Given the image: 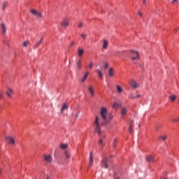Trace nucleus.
<instances>
[{
  "instance_id": "obj_1",
  "label": "nucleus",
  "mask_w": 179,
  "mask_h": 179,
  "mask_svg": "<svg viewBox=\"0 0 179 179\" xmlns=\"http://www.w3.org/2000/svg\"><path fill=\"white\" fill-rule=\"evenodd\" d=\"M94 124L96 125L95 132H96L98 135H100L101 134V129H100V123H99V117L97 116L96 117Z\"/></svg>"
},
{
  "instance_id": "obj_2",
  "label": "nucleus",
  "mask_w": 179,
  "mask_h": 179,
  "mask_svg": "<svg viewBox=\"0 0 179 179\" xmlns=\"http://www.w3.org/2000/svg\"><path fill=\"white\" fill-rule=\"evenodd\" d=\"M131 52V59L132 61H138L139 60V53L137 51L135 50H130Z\"/></svg>"
},
{
  "instance_id": "obj_3",
  "label": "nucleus",
  "mask_w": 179,
  "mask_h": 179,
  "mask_svg": "<svg viewBox=\"0 0 179 179\" xmlns=\"http://www.w3.org/2000/svg\"><path fill=\"white\" fill-rule=\"evenodd\" d=\"M100 114L103 121H107V108H101Z\"/></svg>"
},
{
  "instance_id": "obj_4",
  "label": "nucleus",
  "mask_w": 179,
  "mask_h": 179,
  "mask_svg": "<svg viewBox=\"0 0 179 179\" xmlns=\"http://www.w3.org/2000/svg\"><path fill=\"white\" fill-rule=\"evenodd\" d=\"M31 13H32V15H35V16H36V17H42L43 14H41V13H38L37 12V10H36L35 9H32L31 10Z\"/></svg>"
},
{
  "instance_id": "obj_5",
  "label": "nucleus",
  "mask_w": 179,
  "mask_h": 179,
  "mask_svg": "<svg viewBox=\"0 0 179 179\" xmlns=\"http://www.w3.org/2000/svg\"><path fill=\"white\" fill-rule=\"evenodd\" d=\"M130 85L132 89H137V87H139V84H138L135 80H131Z\"/></svg>"
},
{
  "instance_id": "obj_6",
  "label": "nucleus",
  "mask_w": 179,
  "mask_h": 179,
  "mask_svg": "<svg viewBox=\"0 0 179 179\" xmlns=\"http://www.w3.org/2000/svg\"><path fill=\"white\" fill-rule=\"evenodd\" d=\"M6 140L9 143V145H15V140L11 136H6Z\"/></svg>"
},
{
  "instance_id": "obj_7",
  "label": "nucleus",
  "mask_w": 179,
  "mask_h": 179,
  "mask_svg": "<svg viewBox=\"0 0 179 179\" xmlns=\"http://www.w3.org/2000/svg\"><path fill=\"white\" fill-rule=\"evenodd\" d=\"M146 160L147 162H149V163H155V162H156V159H155V157H153L152 155H148L146 157Z\"/></svg>"
},
{
  "instance_id": "obj_8",
  "label": "nucleus",
  "mask_w": 179,
  "mask_h": 179,
  "mask_svg": "<svg viewBox=\"0 0 179 179\" xmlns=\"http://www.w3.org/2000/svg\"><path fill=\"white\" fill-rule=\"evenodd\" d=\"M107 162H108V160H107L106 158H103L101 160V166L104 167V169H108V166L107 165Z\"/></svg>"
},
{
  "instance_id": "obj_9",
  "label": "nucleus",
  "mask_w": 179,
  "mask_h": 179,
  "mask_svg": "<svg viewBox=\"0 0 179 179\" xmlns=\"http://www.w3.org/2000/svg\"><path fill=\"white\" fill-rule=\"evenodd\" d=\"M6 94H7L8 97L10 99H12V94H13V90L10 88H8V90L6 92Z\"/></svg>"
},
{
  "instance_id": "obj_10",
  "label": "nucleus",
  "mask_w": 179,
  "mask_h": 179,
  "mask_svg": "<svg viewBox=\"0 0 179 179\" xmlns=\"http://www.w3.org/2000/svg\"><path fill=\"white\" fill-rule=\"evenodd\" d=\"M62 27H68V26H69V22L68 21V20L64 19L62 21Z\"/></svg>"
},
{
  "instance_id": "obj_11",
  "label": "nucleus",
  "mask_w": 179,
  "mask_h": 179,
  "mask_svg": "<svg viewBox=\"0 0 179 179\" xmlns=\"http://www.w3.org/2000/svg\"><path fill=\"white\" fill-rule=\"evenodd\" d=\"M1 29L2 30V34L5 36V34H6V26L5 25V24H1Z\"/></svg>"
},
{
  "instance_id": "obj_12",
  "label": "nucleus",
  "mask_w": 179,
  "mask_h": 179,
  "mask_svg": "<svg viewBox=\"0 0 179 179\" xmlns=\"http://www.w3.org/2000/svg\"><path fill=\"white\" fill-rule=\"evenodd\" d=\"M93 166V152H91L90 154V164L89 166L92 167Z\"/></svg>"
},
{
  "instance_id": "obj_13",
  "label": "nucleus",
  "mask_w": 179,
  "mask_h": 179,
  "mask_svg": "<svg viewBox=\"0 0 179 179\" xmlns=\"http://www.w3.org/2000/svg\"><path fill=\"white\" fill-rule=\"evenodd\" d=\"M45 160L47 163H51L52 162V159L51 158V155H45Z\"/></svg>"
},
{
  "instance_id": "obj_14",
  "label": "nucleus",
  "mask_w": 179,
  "mask_h": 179,
  "mask_svg": "<svg viewBox=\"0 0 179 179\" xmlns=\"http://www.w3.org/2000/svg\"><path fill=\"white\" fill-rule=\"evenodd\" d=\"M128 111V110L127 109V108H122V110H121V116L124 117L127 115V112Z\"/></svg>"
},
{
  "instance_id": "obj_15",
  "label": "nucleus",
  "mask_w": 179,
  "mask_h": 179,
  "mask_svg": "<svg viewBox=\"0 0 179 179\" xmlns=\"http://www.w3.org/2000/svg\"><path fill=\"white\" fill-rule=\"evenodd\" d=\"M78 57H82L85 54V50L82 48H78Z\"/></svg>"
},
{
  "instance_id": "obj_16",
  "label": "nucleus",
  "mask_w": 179,
  "mask_h": 179,
  "mask_svg": "<svg viewBox=\"0 0 179 179\" xmlns=\"http://www.w3.org/2000/svg\"><path fill=\"white\" fill-rule=\"evenodd\" d=\"M88 90L90 93H91V96L93 97V96H94V90L93 89V86L90 85L88 87Z\"/></svg>"
},
{
  "instance_id": "obj_17",
  "label": "nucleus",
  "mask_w": 179,
  "mask_h": 179,
  "mask_svg": "<svg viewBox=\"0 0 179 179\" xmlns=\"http://www.w3.org/2000/svg\"><path fill=\"white\" fill-rule=\"evenodd\" d=\"M108 76L110 78H113V76H114V69L113 68H110L108 70Z\"/></svg>"
},
{
  "instance_id": "obj_18",
  "label": "nucleus",
  "mask_w": 179,
  "mask_h": 179,
  "mask_svg": "<svg viewBox=\"0 0 179 179\" xmlns=\"http://www.w3.org/2000/svg\"><path fill=\"white\" fill-rule=\"evenodd\" d=\"M96 72L98 73V78H99V79H101L103 76H104V74H103V72H101L100 69H97Z\"/></svg>"
},
{
  "instance_id": "obj_19",
  "label": "nucleus",
  "mask_w": 179,
  "mask_h": 179,
  "mask_svg": "<svg viewBox=\"0 0 179 179\" xmlns=\"http://www.w3.org/2000/svg\"><path fill=\"white\" fill-rule=\"evenodd\" d=\"M108 47V41H107L106 40L103 41V50H107Z\"/></svg>"
},
{
  "instance_id": "obj_20",
  "label": "nucleus",
  "mask_w": 179,
  "mask_h": 179,
  "mask_svg": "<svg viewBox=\"0 0 179 179\" xmlns=\"http://www.w3.org/2000/svg\"><path fill=\"white\" fill-rule=\"evenodd\" d=\"M132 125H134V120H131L130 124H129V134H132Z\"/></svg>"
},
{
  "instance_id": "obj_21",
  "label": "nucleus",
  "mask_w": 179,
  "mask_h": 179,
  "mask_svg": "<svg viewBox=\"0 0 179 179\" xmlns=\"http://www.w3.org/2000/svg\"><path fill=\"white\" fill-rule=\"evenodd\" d=\"M87 76H89V71H87V72L85 73V75H84L83 79L81 80V82H83V83L85 82V80H86V79H87Z\"/></svg>"
},
{
  "instance_id": "obj_22",
  "label": "nucleus",
  "mask_w": 179,
  "mask_h": 179,
  "mask_svg": "<svg viewBox=\"0 0 179 179\" xmlns=\"http://www.w3.org/2000/svg\"><path fill=\"white\" fill-rule=\"evenodd\" d=\"M169 99L173 103V101H176V99H177V96L176 95L169 96Z\"/></svg>"
},
{
  "instance_id": "obj_23",
  "label": "nucleus",
  "mask_w": 179,
  "mask_h": 179,
  "mask_svg": "<svg viewBox=\"0 0 179 179\" xmlns=\"http://www.w3.org/2000/svg\"><path fill=\"white\" fill-rule=\"evenodd\" d=\"M6 6H8L7 2H3L1 3V9L2 10H5L6 9Z\"/></svg>"
},
{
  "instance_id": "obj_24",
  "label": "nucleus",
  "mask_w": 179,
  "mask_h": 179,
  "mask_svg": "<svg viewBox=\"0 0 179 179\" xmlns=\"http://www.w3.org/2000/svg\"><path fill=\"white\" fill-rule=\"evenodd\" d=\"M78 69H80L82 68V61L78 60L76 64Z\"/></svg>"
},
{
  "instance_id": "obj_25",
  "label": "nucleus",
  "mask_w": 179,
  "mask_h": 179,
  "mask_svg": "<svg viewBox=\"0 0 179 179\" xmlns=\"http://www.w3.org/2000/svg\"><path fill=\"white\" fill-rule=\"evenodd\" d=\"M65 110H68V105L66 103H64L62 108V113H64Z\"/></svg>"
},
{
  "instance_id": "obj_26",
  "label": "nucleus",
  "mask_w": 179,
  "mask_h": 179,
  "mask_svg": "<svg viewBox=\"0 0 179 179\" xmlns=\"http://www.w3.org/2000/svg\"><path fill=\"white\" fill-rule=\"evenodd\" d=\"M43 41L44 37L43 36L42 38H41L40 41L36 43V47H39V45L41 44V43H43Z\"/></svg>"
},
{
  "instance_id": "obj_27",
  "label": "nucleus",
  "mask_w": 179,
  "mask_h": 179,
  "mask_svg": "<svg viewBox=\"0 0 179 179\" xmlns=\"http://www.w3.org/2000/svg\"><path fill=\"white\" fill-rule=\"evenodd\" d=\"M71 157V154H69L66 150L65 151V159L66 160H68Z\"/></svg>"
},
{
  "instance_id": "obj_28",
  "label": "nucleus",
  "mask_w": 179,
  "mask_h": 179,
  "mask_svg": "<svg viewBox=\"0 0 179 179\" xmlns=\"http://www.w3.org/2000/svg\"><path fill=\"white\" fill-rule=\"evenodd\" d=\"M116 88H117L118 93H122V88H121V86L117 85Z\"/></svg>"
},
{
  "instance_id": "obj_29",
  "label": "nucleus",
  "mask_w": 179,
  "mask_h": 179,
  "mask_svg": "<svg viewBox=\"0 0 179 179\" xmlns=\"http://www.w3.org/2000/svg\"><path fill=\"white\" fill-rule=\"evenodd\" d=\"M121 103H117V102H115L113 105V108H115V107H121Z\"/></svg>"
},
{
  "instance_id": "obj_30",
  "label": "nucleus",
  "mask_w": 179,
  "mask_h": 179,
  "mask_svg": "<svg viewBox=\"0 0 179 179\" xmlns=\"http://www.w3.org/2000/svg\"><path fill=\"white\" fill-rule=\"evenodd\" d=\"M60 148H62V149H66V148H68V145H66V144H61L60 145Z\"/></svg>"
},
{
  "instance_id": "obj_31",
  "label": "nucleus",
  "mask_w": 179,
  "mask_h": 179,
  "mask_svg": "<svg viewBox=\"0 0 179 179\" xmlns=\"http://www.w3.org/2000/svg\"><path fill=\"white\" fill-rule=\"evenodd\" d=\"M130 97L131 99H139V97H141V94H138L137 96H134V95H131Z\"/></svg>"
},
{
  "instance_id": "obj_32",
  "label": "nucleus",
  "mask_w": 179,
  "mask_h": 179,
  "mask_svg": "<svg viewBox=\"0 0 179 179\" xmlns=\"http://www.w3.org/2000/svg\"><path fill=\"white\" fill-rule=\"evenodd\" d=\"M80 36L83 40H86V37L87 36V35H86L85 34H81Z\"/></svg>"
},
{
  "instance_id": "obj_33",
  "label": "nucleus",
  "mask_w": 179,
  "mask_h": 179,
  "mask_svg": "<svg viewBox=\"0 0 179 179\" xmlns=\"http://www.w3.org/2000/svg\"><path fill=\"white\" fill-rule=\"evenodd\" d=\"M161 128H162V125H160V124H156L155 125L156 131H159V129H161Z\"/></svg>"
},
{
  "instance_id": "obj_34",
  "label": "nucleus",
  "mask_w": 179,
  "mask_h": 179,
  "mask_svg": "<svg viewBox=\"0 0 179 179\" xmlns=\"http://www.w3.org/2000/svg\"><path fill=\"white\" fill-rule=\"evenodd\" d=\"M111 120H113V117H107V120H105V122H110V121H111Z\"/></svg>"
},
{
  "instance_id": "obj_35",
  "label": "nucleus",
  "mask_w": 179,
  "mask_h": 179,
  "mask_svg": "<svg viewBox=\"0 0 179 179\" xmlns=\"http://www.w3.org/2000/svg\"><path fill=\"white\" fill-rule=\"evenodd\" d=\"M27 45H29V41H27L23 43V47H27Z\"/></svg>"
},
{
  "instance_id": "obj_36",
  "label": "nucleus",
  "mask_w": 179,
  "mask_h": 179,
  "mask_svg": "<svg viewBox=\"0 0 179 179\" xmlns=\"http://www.w3.org/2000/svg\"><path fill=\"white\" fill-rule=\"evenodd\" d=\"M159 139H162V141H166V139H167V136H161L159 137Z\"/></svg>"
},
{
  "instance_id": "obj_37",
  "label": "nucleus",
  "mask_w": 179,
  "mask_h": 179,
  "mask_svg": "<svg viewBox=\"0 0 179 179\" xmlns=\"http://www.w3.org/2000/svg\"><path fill=\"white\" fill-rule=\"evenodd\" d=\"M113 146H114V148H115V146H117V139L116 138L114 139Z\"/></svg>"
},
{
  "instance_id": "obj_38",
  "label": "nucleus",
  "mask_w": 179,
  "mask_h": 179,
  "mask_svg": "<svg viewBox=\"0 0 179 179\" xmlns=\"http://www.w3.org/2000/svg\"><path fill=\"white\" fill-rule=\"evenodd\" d=\"M108 66H110V64H108V63H106L104 65V69H107V68H108Z\"/></svg>"
},
{
  "instance_id": "obj_39",
  "label": "nucleus",
  "mask_w": 179,
  "mask_h": 179,
  "mask_svg": "<svg viewBox=\"0 0 179 179\" xmlns=\"http://www.w3.org/2000/svg\"><path fill=\"white\" fill-rule=\"evenodd\" d=\"M89 68H90V69H93V62H90Z\"/></svg>"
},
{
  "instance_id": "obj_40",
  "label": "nucleus",
  "mask_w": 179,
  "mask_h": 179,
  "mask_svg": "<svg viewBox=\"0 0 179 179\" xmlns=\"http://www.w3.org/2000/svg\"><path fill=\"white\" fill-rule=\"evenodd\" d=\"M79 114H80V112H76V118H78V117H79Z\"/></svg>"
},
{
  "instance_id": "obj_41",
  "label": "nucleus",
  "mask_w": 179,
  "mask_h": 179,
  "mask_svg": "<svg viewBox=\"0 0 179 179\" xmlns=\"http://www.w3.org/2000/svg\"><path fill=\"white\" fill-rule=\"evenodd\" d=\"M99 143V145H103V139H100Z\"/></svg>"
},
{
  "instance_id": "obj_42",
  "label": "nucleus",
  "mask_w": 179,
  "mask_h": 179,
  "mask_svg": "<svg viewBox=\"0 0 179 179\" xmlns=\"http://www.w3.org/2000/svg\"><path fill=\"white\" fill-rule=\"evenodd\" d=\"M82 26H83V22H80V23L78 24V27H82Z\"/></svg>"
},
{
  "instance_id": "obj_43",
  "label": "nucleus",
  "mask_w": 179,
  "mask_h": 179,
  "mask_svg": "<svg viewBox=\"0 0 179 179\" xmlns=\"http://www.w3.org/2000/svg\"><path fill=\"white\" fill-rule=\"evenodd\" d=\"M172 122H178V120L177 119H173Z\"/></svg>"
},
{
  "instance_id": "obj_44",
  "label": "nucleus",
  "mask_w": 179,
  "mask_h": 179,
  "mask_svg": "<svg viewBox=\"0 0 179 179\" xmlns=\"http://www.w3.org/2000/svg\"><path fill=\"white\" fill-rule=\"evenodd\" d=\"M174 2H178V0H173L172 3H174Z\"/></svg>"
},
{
  "instance_id": "obj_45",
  "label": "nucleus",
  "mask_w": 179,
  "mask_h": 179,
  "mask_svg": "<svg viewBox=\"0 0 179 179\" xmlns=\"http://www.w3.org/2000/svg\"><path fill=\"white\" fill-rule=\"evenodd\" d=\"M138 14L140 16H142V13H141V11H138Z\"/></svg>"
},
{
  "instance_id": "obj_46",
  "label": "nucleus",
  "mask_w": 179,
  "mask_h": 179,
  "mask_svg": "<svg viewBox=\"0 0 179 179\" xmlns=\"http://www.w3.org/2000/svg\"><path fill=\"white\" fill-rule=\"evenodd\" d=\"M143 4L146 5V0H143Z\"/></svg>"
},
{
  "instance_id": "obj_47",
  "label": "nucleus",
  "mask_w": 179,
  "mask_h": 179,
  "mask_svg": "<svg viewBox=\"0 0 179 179\" xmlns=\"http://www.w3.org/2000/svg\"><path fill=\"white\" fill-rule=\"evenodd\" d=\"M2 99V94H0V100Z\"/></svg>"
},
{
  "instance_id": "obj_48",
  "label": "nucleus",
  "mask_w": 179,
  "mask_h": 179,
  "mask_svg": "<svg viewBox=\"0 0 179 179\" xmlns=\"http://www.w3.org/2000/svg\"><path fill=\"white\" fill-rule=\"evenodd\" d=\"M73 44H75V42H72V43H71V45H73Z\"/></svg>"
},
{
  "instance_id": "obj_49",
  "label": "nucleus",
  "mask_w": 179,
  "mask_h": 179,
  "mask_svg": "<svg viewBox=\"0 0 179 179\" xmlns=\"http://www.w3.org/2000/svg\"><path fill=\"white\" fill-rule=\"evenodd\" d=\"M1 173H2V169H0V174H1Z\"/></svg>"
},
{
  "instance_id": "obj_50",
  "label": "nucleus",
  "mask_w": 179,
  "mask_h": 179,
  "mask_svg": "<svg viewBox=\"0 0 179 179\" xmlns=\"http://www.w3.org/2000/svg\"><path fill=\"white\" fill-rule=\"evenodd\" d=\"M178 28H176V29H175V31H177V29H178Z\"/></svg>"
},
{
  "instance_id": "obj_51",
  "label": "nucleus",
  "mask_w": 179,
  "mask_h": 179,
  "mask_svg": "<svg viewBox=\"0 0 179 179\" xmlns=\"http://www.w3.org/2000/svg\"><path fill=\"white\" fill-rule=\"evenodd\" d=\"M101 125H104V123H101Z\"/></svg>"
},
{
  "instance_id": "obj_52",
  "label": "nucleus",
  "mask_w": 179,
  "mask_h": 179,
  "mask_svg": "<svg viewBox=\"0 0 179 179\" xmlns=\"http://www.w3.org/2000/svg\"><path fill=\"white\" fill-rule=\"evenodd\" d=\"M46 179H50V178L48 176Z\"/></svg>"
},
{
  "instance_id": "obj_53",
  "label": "nucleus",
  "mask_w": 179,
  "mask_h": 179,
  "mask_svg": "<svg viewBox=\"0 0 179 179\" xmlns=\"http://www.w3.org/2000/svg\"><path fill=\"white\" fill-rule=\"evenodd\" d=\"M178 120V122H179V118L178 119H177Z\"/></svg>"
},
{
  "instance_id": "obj_54",
  "label": "nucleus",
  "mask_w": 179,
  "mask_h": 179,
  "mask_svg": "<svg viewBox=\"0 0 179 179\" xmlns=\"http://www.w3.org/2000/svg\"><path fill=\"white\" fill-rule=\"evenodd\" d=\"M110 157H113V155H111Z\"/></svg>"
},
{
  "instance_id": "obj_55",
  "label": "nucleus",
  "mask_w": 179,
  "mask_h": 179,
  "mask_svg": "<svg viewBox=\"0 0 179 179\" xmlns=\"http://www.w3.org/2000/svg\"><path fill=\"white\" fill-rule=\"evenodd\" d=\"M164 179H166V178H164Z\"/></svg>"
}]
</instances>
